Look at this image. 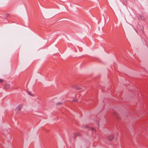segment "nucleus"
<instances>
[{
    "instance_id": "1",
    "label": "nucleus",
    "mask_w": 148,
    "mask_h": 148,
    "mask_svg": "<svg viewBox=\"0 0 148 148\" xmlns=\"http://www.w3.org/2000/svg\"><path fill=\"white\" fill-rule=\"evenodd\" d=\"M23 106V104H20L19 105L18 107L17 108V109H18V110L19 111H20L21 109L22 108Z\"/></svg>"
},
{
    "instance_id": "2",
    "label": "nucleus",
    "mask_w": 148,
    "mask_h": 148,
    "mask_svg": "<svg viewBox=\"0 0 148 148\" xmlns=\"http://www.w3.org/2000/svg\"><path fill=\"white\" fill-rule=\"evenodd\" d=\"M10 86L9 84H6L5 86V88L6 89H8L9 88Z\"/></svg>"
},
{
    "instance_id": "3",
    "label": "nucleus",
    "mask_w": 148,
    "mask_h": 148,
    "mask_svg": "<svg viewBox=\"0 0 148 148\" xmlns=\"http://www.w3.org/2000/svg\"><path fill=\"white\" fill-rule=\"evenodd\" d=\"M114 137V136L113 135H110L108 138V139L110 140H112L113 139Z\"/></svg>"
},
{
    "instance_id": "4",
    "label": "nucleus",
    "mask_w": 148,
    "mask_h": 148,
    "mask_svg": "<svg viewBox=\"0 0 148 148\" xmlns=\"http://www.w3.org/2000/svg\"><path fill=\"white\" fill-rule=\"evenodd\" d=\"M73 135L75 136V137L76 136H80V134L79 133H76V134H74Z\"/></svg>"
},
{
    "instance_id": "5",
    "label": "nucleus",
    "mask_w": 148,
    "mask_h": 148,
    "mask_svg": "<svg viewBox=\"0 0 148 148\" xmlns=\"http://www.w3.org/2000/svg\"><path fill=\"white\" fill-rule=\"evenodd\" d=\"M140 18L142 20H144L145 19V18H144L143 16H140Z\"/></svg>"
},
{
    "instance_id": "6",
    "label": "nucleus",
    "mask_w": 148,
    "mask_h": 148,
    "mask_svg": "<svg viewBox=\"0 0 148 148\" xmlns=\"http://www.w3.org/2000/svg\"><path fill=\"white\" fill-rule=\"evenodd\" d=\"M91 129L93 132H95L96 131L95 130L93 127H91Z\"/></svg>"
},
{
    "instance_id": "7",
    "label": "nucleus",
    "mask_w": 148,
    "mask_h": 148,
    "mask_svg": "<svg viewBox=\"0 0 148 148\" xmlns=\"http://www.w3.org/2000/svg\"><path fill=\"white\" fill-rule=\"evenodd\" d=\"M3 82V80L2 79H0V82L2 83Z\"/></svg>"
},
{
    "instance_id": "8",
    "label": "nucleus",
    "mask_w": 148,
    "mask_h": 148,
    "mask_svg": "<svg viewBox=\"0 0 148 148\" xmlns=\"http://www.w3.org/2000/svg\"><path fill=\"white\" fill-rule=\"evenodd\" d=\"M61 104V103L60 102L58 103H56V104L57 105H59Z\"/></svg>"
},
{
    "instance_id": "9",
    "label": "nucleus",
    "mask_w": 148,
    "mask_h": 148,
    "mask_svg": "<svg viewBox=\"0 0 148 148\" xmlns=\"http://www.w3.org/2000/svg\"><path fill=\"white\" fill-rule=\"evenodd\" d=\"M72 101L73 102H76V101H77V100H76V99H74V100H73V101Z\"/></svg>"
},
{
    "instance_id": "10",
    "label": "nucleus",
    "mask_w": 148,
    "mask_h": 148,
    "mask_svg": "<svg viewBox=\"0 0 148 148\" xmlns=\"http://www.w3.org/2000/svg\"><path fill=\"white\" fill-rule=\"evenodd\" d=\"M7 15H8H8H9V14H7Z\"/></svg>"
}]
</instances>
